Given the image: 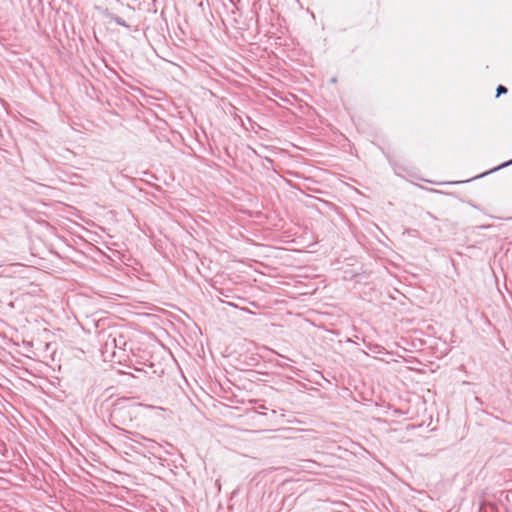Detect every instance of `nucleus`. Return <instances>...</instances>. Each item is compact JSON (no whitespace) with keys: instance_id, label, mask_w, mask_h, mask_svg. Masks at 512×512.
Segmentation results:
<instances>
[{"instance_id":"obj_1","label":"nucleus","mask_w":512,"mask_h":512,"mask_svg":"<svg viewBox=\"0 0 512 512\" xmlns=\"http://www.w3.org/2000/svg\"><path fill=\"white\" fill-rule=\"evenodd\" d=\"M110 19L112 21H114L117 25H120V26H123V27H127V28L129 27V25L126 23V21L123 18L119 17V16L111 15Z\"/></svg>"},{"instance_id":"obj_2","label":"nucleus","mask_w":512,"mask_h":512,"mask_svg":"<svg viewBox=\"0 0 512 512\" xmlns=\"http://www.w3.org/2000/svg\"><path fill=\"white\" fill-rule=\"evenodd\" d=\"M123 411V408H120V407H114L111 415H110V421L115 425L114 421L117 420V416L119 414H121V412Z\"/></svg>"},{"instance_id":"obj_3","label":"nucleus","mask_w":512,"mask_h":512,"mask_svg":"<svg viewBox=\"0 0 512 512\" xmlns=\"http://www.w3.org/2000/svg\"><path fill=\"white\" fill-rule=\"evenodd\" d=\"M508 92V89L504 85H498L496 89V97H500L503 94H506Z\"/></svg>"},{"instance_id":"obj_4","label":"nucleus","mask_w":512,"mask_h":512,"mask_svg":"<svg viewBox=\"0 0 512 512\" xmlns=\"http://www.w3.org/2000/svg\"><path fill=\"white\" fill-rule=\"evenodd\" d=\"M511 164H512V159H511V160H509V161H507V162H505V163H503V164H501L500 166H498L497 168L493 169L492 171L499 170V169L504 168V167H507V166H509V165H511Z\"/></svg>"},{"instance_id":"obj_5","label":"nucleus","mask_w":512,"mask_h":512,"mask_svg":"<svg viewBox=\"0 0 512 512\" xmlns=\"http://www.w3.org/2000/svg\"><path fill=\"white\" fill-rule=\"evenodd\" d=\"M113 342H114L115 346H117V340L115 338L113 339Z\"/></svg>"}]
</instances>
